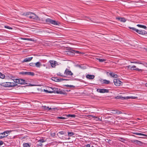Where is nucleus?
I'll return each instance as SVG.
<instances>
[{"label": "nucleus", "instance_id": "obj_63", "mask_svg": "<svg viewBox=\"0 0 147 147\" xmlns=\"http://www.w3.org/2000/svg\"><path fill=\"white\" fill-rule=\"evenodd\" d=\"M78 67H80V68H82V66H81V65H78Z\"/></svg>", "mask_w": 147, "mask_h": 147}, {"label": "nucleus", "instance_id": "obj_59", "mask_svg": "<svg viewBox=\"0 0 147 147\" xmlns=\"http://www.w3.org/2000/svg\"><path fill=\"white\" fill-rule=\"evenodd\" d=\"M61 75V73H59V72L57 73V75H58V76H60Z\"/></svg>", "mask_w": 147, "mask_h": 147}, {"label": "nucleus", "instance_id": "obj_51", "mask_svg": "<svg viewBox=\"0 0 147 147\" xmlns=\"http://www.w3.org/2000/svg\"><path fill=\"white\" fill-rule=\"evenodd\" d=\"M4 143V142L3 141H0V146L1 145H3ZM0 147H1L0 146Z\"/></svg>", "mask_w": 147, "mask_h": 147}, {"label": "nucleus", "instance_id": "obj_40", "mask_svg": "<svg viewBox=\"0 0 147 147\" xmlns=\"http://www.w3.org/2000/svg\"><path fill=\"white\" fill-rule=\"evenodd\" d=\"M133 70L138 71H142V69H140L138 68H136V69H133Z\"/></svg>", "mask_w": 147, "mask_h": 147}, {"label": "nucleus", "instance_id": "obj_7", "mask_svg": "<svg viewBox=\"0 0 147 147\" xmlns=\"http://www.w3.org/2000/svg\"><path fill=\"white\" fill-rule=\"evenodd\" d=\"M96 91L100 93H108L109 92V90L105 89L98 88L97 89Z\"/></svg>", "mask_w": 147, "mask_h": 147}, {"label": "nucleus", "instance_id": "obj_4", "mask_svg": "<svg viewBox=\"0 0 147 147\" xmlns=\"http://www.w3.org/2000/svg\"><path fill=\"white\" fill-rule=\"evenodd\" d=\"M113 82L115 85L117 86H119L121 85L123 83L118 79H114Z\"/></svg>", "mask_w": 147, "mask_h": 147}, {"label": "nucleus", "instance_id": "obj_50", "mask_svg": "<svg viewBox=\"0 0 147 147\" xmlns=\"http://www.w3.org/2000/svg\"><path fill=\"white\" fill-rule=\"evenodd\" d=\"M137 98V97L131 96V98L132 99H134Z\"/></svg>", "mask_w": 147, "mask_h": 147}, {"label": "nucleus", "instance_id": "obj_48", "mask_svg": "<svg viewBox=\"0 0 147 147\" xmlns=\"http://www.w3.org/2000/svg\"><path fill=\"white\" fill-rule=\"evenodd\" d=\"M65 86H67V87H72L73 88H74L75 87V86H73V85H65Z\"/></svg>", "mask_w": 147, "mask_h": 147}, {"label": "nucleus", "instance_id": "obj_25", "mask_svg": "<svg viewBox=\"0 0 147 147\" xmlns=\"http://www.w3.org/2000/svg\"><path fill=\"white\" fill-rule=\"evenodd\" d=\"M128 28H129L131 30V31H135L136 32H137V31H138V29H136L134 27H131L129 26L128 27Z\"/></svg>", "mask_w": 147, "mask_h": 147}, {"label": "nucleus", "instance_id": "obj_34", "mask_svg": "<svg viewBox=\"0 0 147 147\" xmlns=\"http://www.w3.org/2000/svg\"><path fill=\"white\" fill-rule=\"evenodd\" d=\"M5 77V75L0 72V78L1 79H3Z\"/></svg>", "mask_w": 147, "mask_h": 147}, {"label": "nucleus", "instance_id": "obj_56", "mask_svg": "<svg viewBox=\"0 0 147 147\" xmlns=\"http://www.w3.org/2000/svg\"><path fill=\"white\" fill-rule=\"evenodd\" d=\"M86 147H90V145L89 144H88L86 145Z\"/></svg>", "mask_w": 147, "mask_h": 147}, {"label": "nucleus", "instance_id": "obj_27", "mask_svg": "<svg viewBox=\"0 0 147 147\" xmlns=\"http://www.w3.org/2000/svg\"><path fill=\"white\" fill-rule=\"evenodd\" d=\"M41 66V63L39 62H38L35 63V66L38 67H40Z\"/></svg>", "mask_w": 147, "mask_h": 147}, {"label": "nucleus", "instance_id": "obj_20", "mask_svg": "<svg viewBox=\"0 0 147 147\" xmlns=\"http://www.w3.org/2000/svg\"><path fill=\"white\" fill-rule=\"evenodd\" d=\"M65 134H66V133L64 130L59 132L58 133H57V135L58 136H59L60 135H64Z\"/></svg>", "mask_w": 147, "mask_h": 147}, {"label": "nucleus", "instance_id": "obj_22", "mask_svg": "<svg viewBox=\"0 0 147 147\" xmlns=\"http://www.w3.org/2000/svg\"><path fill=\"white\" fill-rule=\"evenodd\" d=\"M137 26L140 28H143L145 30H147V28L146 26H145L141 25V24H138L137 25Z\"/></svg>", "mask_w": 147, "mask_h": 147}, {"label": "nucleus", "instance_id": "obj_44", "mask_svg": "<svg viewBox=\"0 0 147 147\" xmlns=\"http://www.w3.org/2000/svg\"><path fill=\"white\" fill-rule=\"evenodd\" d=\"M9 77L11 79H12L13 80V79H15L14 78H15V76H12V75H10L9 76Z\"/></svg>", "mask_w": 147, "mask_h": 147}, {"label": "nucleus", "instance_id": "obj_53", "mask_svg": "<svg viewBox=\"0 0 147 147\" xmlns=\"http://www.w3.org/2000/svg\"><path fill=\"white\" fill-rule=\"evenodd\" d=\"M29 40L32 41L33 42L35 41V40L32 38H29Z\"/></svg>", "mask_w": 147, "mask_h": 147}, {"label": "nucleus", "instance_id": "obj_12", "mask_svg": "<svg viewBox=\"0 0 147 147\" xmlns=\"http://www.w3.org/2000/svg\"><path fill=\"white\" fill-rule=\"evenodd\" d=\"M9 82L0 83V85L5 87H9Z\"/></svg>", "mask_w": 147, "mask_h": 147}, {"label": "nucleus", "instance_id": "obj_36", "mask_svg": "<svg viewBox=\"0 0 147 147\" xmlns=\"http://www.w3.org/2000/svg\"><path fill=\"white\" fill-rule=\"evenodd\" d=\"M135 143L138 144L140 145L142 144V142L140 141L137 140Z\"/></svg>", "mask_w": 147, "mask_h": 147}, {"label": "nucleus", "instance_id": "obj_30", "mask_svg": "<svg viewBox=\"0 0 147 147\" xmlns=\"http://www.w3.org/2000/svg\"><path fill=\"white\" fill-rule=\"evenodd\" d=\"M30 145L28 143H25L23 144L24 147H30Z\"/></svg>", "mask_w": 147, "mask_h": 147}, {"label": "nucleus", "instance_id": "obj_16", "mask_svg": "<svg viewBox=\"0 0 147 147\" xmlns=\"http://www.w3.org/2000/svg\"><path fill=\"white\" fill-rule=\"evenodd\" d=\"M33 58V57H30L26 58L24 59L23 61V62H28L30 61Z\"/></svg>", "mask_w": 147, "mask_h": 147}, {"label": "nucleus", "instance_id": "obj_37", "mask_svg": "<svg viewBox=\"0 0 147 147\" xmlns=\"http://www.w3.org/2000/svg\"><path fill=\"white\" fill-rule=\"evenodd\" d=\"M67 116L68 117H76V115L74 114L71 115L69 114Z\"/></svg>", "mask_w": 147, "mask_h": 147}, {"label": "nucleus", "instance_id": "obj_23", "mask_svg": "<svg viewBox=\"0 0 147 147\" xmlns=\"http://www.w3.org/2000/svg\"><path fill=\"white\" fill-rule=\"evenodd\" d=\"M57 94H66V92L64 90H60L59 92H57Z\"/></svg>", "mask_w": 147, "mask_h": 147}, {"label": "nucleus", "instance_id": "obj_64", "mask_svg": "<svg viewBox=\"0 0 147 147\" xmlns=\"http://www.w3.org/2000/svg\"><path fill=\"white\" fill-rule=\"evenodd\" d=\"M145 86L146 87H147V83L145 84Z\"/></svg>", "mask_w": 147, "mask_h": 147}, {"label": "nucleus", "instance_id": "obj_11", "mask_svg": "<svg viewBox=\"0 0 147 147\" xmlns=\"http://www.w3.org/2000/svg\"><path fill=\"white\" fill-rule=\"evenodd\" d=\"M111 113L114 114L119 115L122 113L121 111L119 110L117 111L112 110H111Z\"/></svg>", "mask_w": 147, "mask_h": 147}, {"label": "nucleus", "instance_id": "obj_31", "mask_svg": "<svg viewBox=\"0 0 147 147\" xmlns=\"http://www.w3.org/2000/svg\"><path fill=\"white\" fill-rule=\"evenodd\" d=\"M110 82V81H109L104 80H103V83L105 84H108Z\"/></svg>", "mask_w": 147, "mask_h": 147}, {"label": "nucleus", "instance_id": "obj_60", "mask_svg": "<svg viewBox=\"0 0 147 147\" xmlns=\"http://www.w3.org/2000/svg\"><path fill=\"white\" fill-rule=\"evenodd\" d=\"M42 145V144L41 143V142L38 144V146H41Z\"/></svg>", "mask_w": 147, "mask_h": 147}, {"label": "nucleus", "instance_id": "obj_18", "mask_svg": "<svg viewBox=\"0 0 147 147\" xmlns=\"http://www.w3.org/2000/svg\"><path fill=\"white\" fill-rule=\"evenodd\" d=\"M86 78L89 79H92L94 78V76L93 75L88 74L86 76Z\"/></svg>", "mask_w": 147, "mask_h": 147}, {"label": "nucleus", "instance_id": "obj_21", "mask_svg": "<svg viewBox=\"0 0 147 147\" xmlns=\"http://www.w3.org/2000/svg\"><path fill=\"white\" fill-rule=\"evenodd\" d=\"M51 89H52L53 90L52 91V93H56L57 94V92H58L57 90H58V88H51Z\"/></svg>", "mask_w": 147, "mask_h": 147}, {"label": "nucleus", "instance_id": "obj_14", "mask_svg": "<svg viewBox=\"0 0 147 147\" xmlns=\"http://www.w3.org/2000/svg\"><path fill=\"white\" fill-rule=\"evenodd\" d=\"M42 107L44 108V109L45 110H57V108L56 107H54V108H49V107H47L46 106H43Z\"/></svg>", "mask_w": 147, "mask_h": 147}, {"label": "nucleus", "instance_id": "obj_46", "mask_svg": "<svg viewBox=\"0 0 147 147\" xmlns=\"http://www.w3.org/2000/svg\"><path fill=\"white\" fill-rule=\"evenodd\" d=\"M136 66L135 65H134L133 66H132L131 67V68H130V69H136Z\"/></svg>", "mask_w": 147, "mask_h": 147}, {"label": "nucleus", "instance_id": "obj_24", "mask_svg": "<svg viewBox=\"0 0 147 147\" xmlns=\"http://www.w3.org/2000/svg\"><path fill=\"white\" fill-rule=\"evenodd\" d=\"M31 12H24L23 13V15L24 16H27V17H28V16H29L30 15V13H31Z\"/></svg>", "mask_w": 147, "mask_h": 147}, {"label": "nucleus", "instance_id": "obj_39", "mask_svg": "<svg viewBox=\"0 0 147 147\" xmlns=\"http://www.w3.org/2000/svg\"><path fill=\"white\" fill-rule=\"evenodd\" d=\"M35 63H29V65L30 66L34 67L35 66Z\"/></svg>", "mask_w": 147, "mask_h": 147}, {"label": "nucleus", "instance_id": "obj_29", "mask_svg": "<svg viewBox=\"0 0 147 147\" xmlns=\"http://www.w3.org/2000/svg\"><path fill=\"white\" fill-rule=\"evenodd\" d=\"M123 98L124 97H123L122 96L119 95L116 97L115 98L118 99H121L122 100H123Z\"/></svg>", "mask_w": 147, "mask_h": 147}, {"label": "nucleus", "instance_id": "obj_10", "mask_svg": "<svg viewBox=\"0 0 147 147\" xmlns=\"http://www.w3.org/2000/svg\"><path fill=\"white\" fill-rule=\"evenodd\" d=\"M32 17H30V18H31V19H33L36 20H40V18H39L38 16L33 13H32Z\"/></svg>", "mask_w": 147, "mask_h": 147}, {"label": "nucleus", "instance_id": "obj_57", "mask_svg": "<svg viewBox=\"0 0 147 147\" xmlns=\"http://www.w3.org/2000/svg\"><path fill=\"white\" fill-rule=\"evenodd\" d=\"M139 133H137V132H134L133 133V134H134L136 135H138Z\"/></svg>", "mask_w": 147, "mask_h": 147}, {"label": "nucleus", "instance_id": "obj_1", "mask_svg": "<svg viewBox=\"0 0 147 147\" xmlns=\"http://www.w3.org/2000/svg\"><path fill=\"white\" fill-rule=\"evenodd\" d=\"M45 22L49 24H53L54 25H59L60 23L59 22L51 19V18H48L45 20Z\"/></svg>", "mask_w": 147, "mask_h": 147}, {"label": "nucleus", "instance_id": "obj_58", "mask_svg": "<svg viewBox=\"0 0 147 147\" xmlns=\"http://www.w3.org/2000/svg\"><path fill=\"white\" fill-rule=\"evenodd\" d=\"M131 66H130V65H128L127 66V67L128 69H130V68H131Z\"/></svg>", "mask_w": 147, "mask_h": 147}, {"label": "nucleus", "instance_id": "obj_26", "mask_svg": "<svg viewBox=\"0 0 147 147\" xmlns=\"http://www.w3.org/2000/svg\"><path fill=\"white\" fill-rule=\"evenodd\" d=\"M9 87H12L16 86L17 85L13 82H9Z\"/></svg>", "mask_w": 147, "mask_h": 147}, {"label": "nucleus", "instance_id": "obj_35", "mask_svg": "<svg viewBox=\"0 0 147 147\" xmlns=\"http://www.w3.org/2000/svg\"><path fill=\"white\" fill-rule=\"evenodd\" d=\"M11 132V131H9V130H6L4 132V134L5 133L6 134L7 136H8V134H9V133H10Z\"/></svg>", "mask_w": 147, "mask_h": 147}, {"label": "nucleus", "instance_id": "obj_38", "mask_svg": "<svg viewBox=\"0 0 147 147\" xmlns=\"http://www.w3.org/2000/svg\"><path fill=\"white\" fill-rule=\"evenodd\" d=\"M4 27L5 28H7V29H12V28L10 27L9 26H4Z\"/></svg>", "mask_w": 147, "mask_h": 147}, {"label": "nucleus", "instance_id": "obj_45", "mask_svg": "<svg viewBox=\"0 0 147 147\" xmlns=\"http://www.w3.org/2000/svg\"><path fill=\"white\" fill-rule=\"evenodd\" d=\"M138 135H140V136H146V134H142L141 133H139V134Z\"/></svg>", "mask_w": 147, "mask_h": 147}, {"label": "nucleus", "instance_id": "obj_2", "mask_svg": "<svg viewBox=\"0 0 147 147\" xmlns=\"http://www.w3.org/2000/svg\"><path fill=\"white\" fill-rule=\"evenodd\" d=\"M13 80L15 83L20 84L21 85L27 84H28L27 80H25L21 79H13Z\"/></svg>", "mask_w": 147, "mask_h": 147}, {"label": "nucleus", "instance_id": "obj_8", "mask_svg": "<svg viewBox=\"0 0 147 147\" xmlns=\"http://www.w3.org/2000/svg\"><path fill=\"white\" fill-rule=\"evenodd\" d=\"M51 66L52 67H55L56 65H58V62L56 61L53 60H50L49 61Z\"/></svg>", "mask_w": 147, "mask_h": 147}, {"label": "nucleus", "instance_id": "obj_49", "mask_svg": "<svg viewBox=\"0 0 147 147\" xmlns=\"http://www.w3.org/2000/svg\"><path fill=\"white\" fill-rule=\"evenodd\" d=\"M136 140H131V142L132 143H135L136 142Z\"/></svg>", "mask_w": 147, "mask_h": 147}, {"label": "nucleus", "instance_id": "obj_62", "mask_svg": "<svg viewBox=\"0 0 147 147\" xmlns=\"http://www.w3.org/2000/svg\"><path fill=\"white\" fill-rule=\"evenodd\" d=\"M60 76H61V77H66V76H64V75H62V74Z\"/></svg>", "mask_w": 147, "mask_h": 147}, {"label": "nucleus", "instance_id": "obj_15", "mask_svg": "<svg viewBox=\"0 0 147 147\" xmlns=\"http://www.w3.org/2000/svg\"><path fill=\"white\" fill-rule=\"evenodd\" d=\"M65 53L69 55H75V53L70 51H65Z\"/></svg>", "mask_w": 147, "mask_h": 147}, {"label": "nucleus", "instance_id": "obj_17", "mask_svg": "<svg viewBox=\"0 0 147 147\" xmlns=\"http://www.w3.org/2000/svg\"><path fill=\"white\" fill-rule=\"evenodd\" d=\"M116 19H117L118 20H119L121 22H125L126 21V19L124 18H117Z\"/></svg>", "mask_w": 147, "mask_h": 147}, {"label": "nucleus", "instance_id": "obj_9", "mask_svg": "<svg viewBox=\"0 0 147 147\" xmlns=\"http://www.w3.org/2000/svg\"><path fill=\"white\" fill-rule=\"evenodd\" d=\"M64 74L67 75L72 76L73 75V74L71 71L67 69H66L64 72Z\"/></svg>", "mask_w": 147, "mask_h": 147}, {"label": "nucleus", "instance_id": "obj_43", "mask_svg": "<svg viewBox=\"0 0 147 147\" xmlns=\"http://www.w3.org/2000/svg\"><path fill=\"white\" fill-rule=\"evenodd\" d=\"M58 119H65V117H57Z\"/></svg>", "mask_w": 147, "mask_h": 147}, {"label": "nucleus", "instance_id": "obj_52", "mask_svg": "<svg viewBox=\"0 0 147 147\" xmlns=\"http://www.w3.org/2000/svg\"><path fill=\"white\" fill-rule=\"evenodd\" d=\"M32 13H33L32 12H31V13H30V15L29 16H28V17L29 18L31 19V18H30V17H32Z\"/></svg>", "mask_w": 147, "mask_h": 147}, {"label": "nucleus", "instance_id": "obj_41", "mask_svg": "<svg viewBox=\"0 0 147 147\" xmlns=\"http://www.w3.org/2000/svg\"><path fill=\"white\" fill-rule=\"evenodd\" d=\"M44 91L45 92L48 93H52L51 91H49L47 90H44Z\"/></svg>", "mask_w": 147, "mask_h": 147}, {"label": "nucleus", "instance_id": "obj_33", "mask_svg": "<svg viewBox=\"0 0 147 147\" xmlns=\"http://www.w3.org/2000/svg\"><path fill=\"white\" fill-rule=\"evenodd\" d=\"M74 51V53H78V54H79L80 55H82V54H83L84 53L80 52H79V51Z\"/></svg>", "mask_w": 147, "mask_h": 147}, {"label": "nucleus", "instance_id": "obj_6", "mask_svg": "<svg viewBox=\"0 0 147 147\" xmlns=\"http://www.w3.org/2000/svg\"><path fill=\"white\" fill-rule=\"evenodd\" d=\"M107 74L108 76H110L111 77L113 78H118V76L117 74H115L113 72H107Z\"/></svg>", "mask_w": 147, "mask_h": 147}, {"label": "nucleus", "instance_id": "obj_19", "mask_svg": "<svg viewBox=\"0 0 147 147\" xmlns=\"http://www.w3.org/2000/svg\"><path fill=\"white\" fill-rule=\"evenodd\" d=\"M7 136L5 133L4 134V132L0 134V139H2L3 138H6Z\"/></svg>", "mask_w": 147, "mask_h": 147}, {"label": "nucleus", "instance_id": "obj_32", "mask_svg": "<svg viewBox=\"0 0 147 147\" xmlns=\"http://www.w3.org/2000/svg\"><path fill=\"white\" fill-rule=\"evenodd\" d=\"M68 135L69 136H73L74 134L72 132H68Z\"/></svg>", "mask_w": 147, "mask_h": 147}, {"label": "nucleus", "instance_id": "obj_5", "mask_svg": "<svg viewBox=\"0 0 147 147\" xmlns=\"http://www.w3.org/2000/svg\"><path fill=\"white\" fill-rule=\"evenodd\" d=\"M51 79L52 80L56 82H60L64 80H68L62 78H57L55 77H52L51 78Z\"/></svg>", "mask_w": 147, "mask_h": 147}, {"label": "nucleus", "instance_id": "obj_54", "mask_svg": "<svg viewBox=\"0 0 147 147\" xmlns=\"http://www.w3.org/2000/svg\"><path fill=\"white\" fill-rule=\"evenodd\" d=\"M22 39L23 40H29V38H22Z\"/></svg>", "mask_w": 147, "mask_h": 147}, {"label": "nucleus", "instance_id": "obj_13", "mask_svg": "<svg viewBox=\"0 0 147 147\" xmlns=\"http://www.w3.org/2000/svg\"><path fill=\"white\" fill-rule=\"evenodd\" d=\"M137 32L141 34H145L147 33L146 31H145V30L141 29H138V31H137Z\"/></svg>", "mask_w": 147, "mask_h": 147}, {"label": "nucleus", "instance_id": "obj_55", "mask_svg": "<svg viewBox=\"0 0 147 147\" xmlns=\"http://www.w3.org/2000/svg\"><path fill=\"white\" fill-rule=\"evenodd\" d=\"M131 63H139L137 61H133V62H131Z\"/></svg>", "mask_w": 147, "mask_h": 147}, {"label": "nucleus", "instance_id": "obj_47", "mask_svg": "<svg viewBox=\"0 0 147 147\" xmlns=\"http://www.w3.org/2000/svg\"><path fill=\"white\" fill-rule=\"evenodd\" d=\"M39 141L41 143H43L45 141L43 139H42L39 140Z\"/></svg>", "mask_w": 147, "mask_h": 147}, {"label": "nucleus", "instance_id": "obj_3", "mask_svg": "<svg viewBox=\"0 0 147 147\" xmlns=\"http://www.w3.org/2000/svg\"><path fill=\"white\" fill-rule=\"evenodd\" d=\"M19 74L23 75H28L32 76H34L35 75L34 72L29 71H22L19 73Z\"/></svg>", "mask_w": 147, "mask_h": 147}, {"label": "nucleus", "instance_id": "obj_61", "mask_svg": "<svg viewBox=\"0 0 147 147\" xmlns=\"http://www.w3.org/2000/svg\"><path fill=\"white\" fill-rule=\"evenodd\" d=\"M107 140H108V141H107V142L108 143H109V142L111 141V140L110 139L108 140V139H107Z\"/></svg>", "mask_w": 147, "mask_h": 147}, {"label": "nucleus", "instance_id": "obj_28", "mask_svg": "<svg viewBox=\"0 0 147 147\" xmlns=\"http://www.w3.org/2000/svg\"><path fill=\"white\" fill-rule=\"evenodd\" d=\"M95 59L98 60L100 62H102L106 61V59H99L97 58H96Z\"/></svg>", "mask_w": 147, "mask_h": 147}, {"label": "nucleus", "instance_id": "obj_42", "mask_svg": "<svg viewBox=\"0 0 147 147\" xmlns=\"http://www.w3.org/2000/svg\"><path fill=\"white\" fill-rule=\"evenodd\" d=\"M131 98V96H126L124 97L123 98V100L124 99H128Z\"/></svg>", "mask_w": 147, "mask_h": 147}]
</instances>
